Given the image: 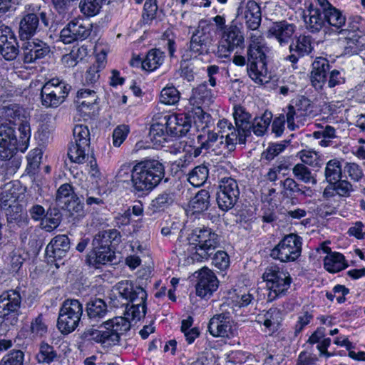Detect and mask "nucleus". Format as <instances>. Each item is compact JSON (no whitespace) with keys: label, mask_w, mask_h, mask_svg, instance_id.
<instances>
[{"label":"nucleus","mask_w":365,"mask_h":365,"mask_svg":"<svg viewBox=\"0 0 365 365\" xmlns=\"http://www.w3.org/2000/svg\"><path fill=\"white\" fill-rule=\"evenodd\" d=\"M165 176V166L158 160L145 159L131 170L132 187L135 193L142 195L153 190Z\"/></svg>","instance_id":"f257e3e1"},{"label":"nucleus","mask_w":365,"mask_h":365,"mask_svg":"<svg viewBox=\"0 0 365 365\" xmlns=\"http://www.w3.org/2000/svg\"><path fill=\"white\" fill-rule=\"evenodd\" d=\"M219 245V236L212 229L196 227L187 237V248L183 252L193 261L202 262L207 260Z\"/></svg>","instance_id":"f03ea898"},{"label":"nucleus","mask_w":365,"mask_h":365,"mask_svg":"<svg viewBox=\"0 0 365 365\" xmlns=\"http://www.w3.org/2000/svg\"><path fill=\"white\" fill-rule=\"evenodd\" d=\"M16 135V128L4 124L0 125V159H9L19 150L24 152L28 148L31 138V128L28 123H21Z\"/></svg>","instance_id":"7ed1b4c3"},{"label":"nucleus","mask_w":365,"mask_h":365,"mask_svg":"<svg viewBox=\"0 0 365 365\" xmlns=\"http://www.w3.org/2000/svg\"><path fill=\"white\" fill-rule=\"evenodd\" d=\"M197 144L190 145V149L187 150L190 155L195 158L200 155L203 150L212 151L216 155H225L235 149L237 135L227 133L226 138H224V135H220L214 130H208L205 134L197 135Z\"/></svg>","instance_id":"20e7f679"},{"label":"nucleus","mask_w":365,"mask_h":365,"mask_svg":"<svg viewBox=\"0 0 365 365\" xmlns=\"http://www.w3.org/2000/svg\"><path fill=\"white\" fill-rule=\"evenodd\" d=\"M27 11L19 23V35L22 41L31 39L51 24L49 14L41 10V6L29 5Z\"/></svg>","instance_id":"39448f33"},{"label":"nucleus","mask_w":365,"mask_h":365,"mask_svg":"<svg viewBox=\"0 0 365 365\" xmlns=\"http://www.w3.org/2000/svg\"><path fill=\"white\" fill-rule=\"evenodd\" d=\"M101 328L91 331L89 334L91 339L108 347L119 342L120 335L130 330V322L125 317H117L106 321Z\"/></svg>","instance_id":"423d86ee"},{"label":"nucleus","mask_w":365,"mask_h":365,"mask_svg":"<svg viewBox=\"0 0 365 365\" xmlns=\"http://www.w3.org/2000/svg\"><path fill=\"white\" fill-rule=\"evenodd\" d=\"M262 279L269 291L267 296L269 301L285 296L292 282L289 273L275 264H271L265 269Z\"/></svg>","instance_id":"0eeeda50"},{"label":"nucleus","mask_w":365,"mask_h":365,"mask_svg":"<svg viewBox=\"0 0 365 365\" xmlns=\"http://www.w3.org/2000/svg\"><path fill=\"white\" fill-rule=\"evenodd\" d=\"M82 314L83 306L78 300H65L58 313V329L64 335L73 332L78 327Z\"/></svg>","instance_id":"6e6552de"},{"label":"nucleus","mask_w":365,"mask_h":365,"mask_svg":"<svg viewBox=\"0 0 365 365\" xmlns=\"http://www.w3.org/2000/svg\"><path fill=\"white\" fill-rule=\"evenodd\" d=\"M245 47V36L241 25L232 21L225 27L217 46L216 56L220 58H229L232 51Z\"/></svg>","instance_id":"1a4fd4ad"},{"label":"nucleus","mask_w":365,"mask_h":365,"mask_svg":"<svg viewBox=\"0 0 365 365\" xmlns=\"http://www.w3.org/2000/svg\"><path fill=\"white\" fill-rule=\"evenodd\" d=\"M265 46H248L247 51L249 76L256 83H262V77L267 74Z\"/></svg>","instance_id":"9d476101"},{"label":"nucleus","mask_w":365,"mask_h":365,"mask_svg":"<svg viewBox=\"0 0 365 365\" xmlns=\"http://www.w3.org/2000/svg\"><path fill=\"white\" fill-rule=\"evenodd\" d=\"M301 252V237L295 234H289L271 250L270 256L282 262H293L300 256Z\"/></svg>","instance_id":"9b49d317"},{"label":"nucleus","mask_w":365,"mask_h":365,"mask_svg":"<svg viewBox=\"0 0 365 365\" xmlns=\"http://www.w3.org/2000/svg\"><path fill=\"white\" fill-rule=\"evenodd\" d=\"M240 189L234 178H223L220 180L216 200L219 208L222 211L232 209L238 200Z\"/></svg>","instance_id":"f8f14e48"},{"label":"nucleus","mask_w":365,"mask_h":365,"mask_svg":"<svg viewBox=\"0 0 365 365\" xmlns=\"http://www.w3.org/2000/svg\"><path fill=\"white\" fill-rule=\"evenodd\" d=\"M92 31V24L87 20L75 19L70 21L60 33V39L65 44L87 38Z\"/></svg>","instance_id":"ddd939ff"},{"label":"nucleus","mask_w":365,"mask_h":365,"mask_svg":"<svg viewBox=\"0 0 365 365\" xmlns=\"http://www.w3.org/2000/svg\"><path fill=\"white\" fill-rule=\"evenodd\" d=\"M16 37L11 29L4 24L0 26V54L6 61L16 58L19 49Z\"/></svg>","instance_id":"4468645a"},{"label":"nucleus","mask_w":365,"mask_h":365,"mask_svg":"<svg viewBox=\"0 0 365 365\" xmlns=\"http://www.w3.org/2000/svg\"><path fill=\"white\" fill-rule=\"evenodd\" d=\"M290 54L285 59L290 61L294 66L301 58L309 55L314 50L312 36L301 34L289 46Z\"/></svg>","instance_id":"2eb2a0df"},{"label":"nucleus","mask_w":365,"mask_h":365,"mask_svg":"<svg viewBox=\"0 0 365 365\" xmlns=\"http://www.w3.org/2000/svg\"><path fill=\"white\" fill-rule=\"evenodd\" d=\"M163 121L172 137L185 136L191 128V118L184 113L166 114Z\"/></svg>","instance_id":"dca6fc26"},{"label":"nucleus","mask_w":365,"mask_h":365,"mask_svg":"<svg viewBox=\"0 0 365 365\" xmlns=\"http://www.w3.org/2000/svg\"><path fill=\"white\" fill-rule=\"evenodd\" d=\"M22 49L24 51V62L26 63H36L38 60L44 58L51 52L48 43L38 38L27 41L23 45Z\"/></svg>","instance_id":"f3484780"},{"label":"nucleus","mask_w":365,"mask_h":365,"mask_svg":"<svg viewBox=\"0 0 365 365\" xmlns=\"http://www.w3.org/2000/svg\"><path fill=\"white\" fill-rule=\"evenodd\" d=\"M219 281L215 274L208 269H202L198 275L195 286L196 294L201 298H210L217 289Z\"/></svg>","instance_id":"a211bd4d"},{"label":"nucleus","mask_w":365,"mask_h":365,"mask_svg":"<svg viewBox=\"0 0 365 365\" xmlns=\"http://www.w3.org/2000/svg\"><path fill=\"white\" fill-rule=\"evenodd\" d=\"M296 26L287 21L273 22L269 27L267 36L274 38L280 46L287 45L292 39Z\"/></svg>","instance_id":"6ab92c4d"},{"label":"nucleus","mask_w":365,"mask_h":365,"mask_svg":"<svg viewBox=\"0 0 365 365\" xmlns=\"http://www.w3.org/2000/svg\"><path fill=\"white\" fill-rule=\"evenodd\" d=\"M312 108L313 106L311 101L303 96L297 99L294 106L292 105L288 106L286 113L288 128L294 130L297 127L294 123L295 119L301 116L310 115L313 111Z\"/></svg>","instance_id":"aec40b11"},{"label":"nucleus","mask_w":365,"mask_h":365,"mask_svg":"<svg viewBox=\"0 0 365 365\" xmlns=\"http://www.w3.org/2000/svg\"><path fill=\"white\" fill-rule=\"evenodd\" d=\"M232 113L237 133H239L240 143L244 144L245 138L251 133L252 128V115L246 110V109L240 106H234Z\"/></svg>","instance_id":"412c9836"},{"label":"nucleus","mask_w":365,"mask_h":365,"mask_svg":"<svg viewBox=\"0 0 365 365\" xmlns=\"http://www.w3.org/2000/svg\"><path fill=\"white\" fill-rule=\"evenodd\" d=\"M115 289L119 297L128 304L138 301L142 302L147 298V293L143 288L141 287H134L133 284L128 280L119 282L115 286Z\"/></svg>","instance_id":"4be33fe9"},{"label":"nucleus","mask_w":365,"mask_h":365,"mask_svg":"<svg viewBox=\"0 0 365 365\" xmlns=\"http://www.w3.org/2000/svg\"><path fill=\"white\" fill-rule=\"evenodd\" d=\"M330 70L329 61L323 57H317L312 64L310 79L312 86L322 90L327 83V73Z\"/></svg>","instance_id":"5701e85b"},{"label":"nucleus","mask_w":365,"mask_h":365,"mask_svg":"<svg viewBox=\"0 0 365 365\" xmlns=\"http://www.w3.org/2000/svg\"><path fill=\"white\" fill-rule=\"evenodd\" d=\"M303 19L306 29L312 34L319 33L326 26L323 11L313 4H309L304 11Z\"/></svg>","instance_id":"b1692460"},{"label":"nucleus","mask_w":365,"mask_h":365,"mask_svg":"<svg viewBox=\"0 0 365 365\" xmlns=\"http://www.w3.org/2000/svg\"><path fill=\"white\" fill-rule=\"evenodd\" d=\"M70 250V240L66 235L54 237L46 248V255L53 260L65 257Z\"/></svg>","instance_id":"393cba45"},{"label":"nucleus","mask_w":365,"mask_h":365,"mask_svg":"<svg viewBox=\"0 0 365 365\" xmlns=\"http://www.w3.org/2000/svg\"><path fill=\"white\" fill-rule=\"evenodd\" d=\"M243 14L245 19V24L248 29L255 31L261 24V9L260 6L255 1H248L244 9L240 6L237 9V15L240 16Z\"/></svg>","instance_id":"a878e982"},{"label":"nucleus","mask_w":365,"mask_h":365,"mask_svg":"<svg viewBox=\"0 0 365 365\" xmlns=\"http://www.w3.org/2000/svg\"><path fill=\"white\" fill-rule=\"evenodd\" d=\"M121 240L120 232L115 229L103 230L96 234L93 240V249L113 250L112 247Z\"/></svg>","instance_id":"bb28decb"},{"label":"nucleus","mask_w":365,"mask_h":365,"mask_svg":"<svg viewBox=\"0 0 365 365\" xmlns=\"http://www.w3.org/2000/svg\"><path fill=\"white\" fill-rule=\"evenodd\" d=\"M231 330L228 314L221 313L214 315L208 324V331L215 337H228Z\"/></svg>","instance_id":"cd10ccee"},{"label":"nucleus","mask_w":365,"mask_h":365,"mask_svg":"<svg viewBox=\"0 0 365 365\" xmlns=\"http://www.w3.org/2000/svg\"><path fill=\"white\" fill-rule=\"evenodd\" d=\"M24 116V109L19 104L6 103L0 106V125L16 126V123Z\"/></svg>","instance_id":"c85d7f7f"},{"label":"nucleus","mask_w":365,"mask_h":365,"mask_svg":"<svg viewBox=\"0 0 365 365\" xmlns=\"http://www.w3.org/2000/svg\"><path fill=\"white\" fill-rule=\"evenodd\" d=\"M86 312L90 322L97 323L105 318L108 310V306L103 299L93 298L87 302Z\"/></svg>","instance_id":"c756f323"},{"label":"nucleus","mask_w":365,"mask_h":365,"mask_svg":"<svg viewBox=\"0 0 365 365\" xmlns=\"http://www.w3.org/2000/svg\"><path fill=\"white\" fill-rule=\"evenodd\" d=\"M21 297L19 292L9 290L0 295V315H5L8 312H15L19 311Z\"/></svg>","instance_id":"7c9ffc66"},{"label":"nucleus","mask_w":365,"mask_h":365,"mask_svg":"<svg viewBox=\"0 0 365 365\" xmlns=\"http://www.w3.org/2000/svg\"><path fill=\"white\" fill-rule=\"evenodd\" d=\"M323 14L325 16L326 24L327 23L333 27L338 34H342L348 31V29H342L345 26L346 19L340 10L332 6L326 9Z\"/></svg>","instance_id":"2f4dec72"},{"label":"nucleus","mask_w":365,"mask_h":365,"mask_svg":"<svg viewBox=\"0 0 365 365\" xmlns=\"http://www.w3.org/2000/svg\"><path fill=\"white\" fill-rule=\"evenodd\" d=\"M61 358V354L53 346L45 341H42L39 344L38 352L36 356L38 363L49 365L58 362Z\"/></svg>","instance_id":"473e14b6"},{"label":"nucleus","mask_w":365,"mask_h":365,"mask_svg":"<svg viewBox=\"0 0 365 365\" xmlns=\"http://www.w3.org/2000/svg\"><path fill=\"white\" fill-rule=\"evenodd\" d=\"M115 255L113 250L93 249L88 256L87 262L90 265L98 268L100 265L115 263Z\"/></svg>","instance_id":"72a5a7b5"},{"label":"nucleus","mask_w":365,"mask_h":365,"mask_svg":"<svg viewBox=\"0 0 365 365\" xmlns=\"http://www.w3.org/2000/svg\"><path fill=\"white\" fill-rule=\"evenodd\" d=\"M170 136V131L165 128V122L163 121V116L160 122L153 124L149 132V138L155 146H164L168 142V138Z\"/></svg>","instance_id":"f704fd0d"},{"label":"nucleus","mask_w":365,"mask_h":365,"mask_svg":"<svg viewBox=\"0 0 365 365\" xmlns=\"http://www.w3.org/2000/svg\"><path fill=\"white\" fill-rule=\"evenodd\" d=\"M190 40L211 48L213 43V36L210 26L205 21H200L195 31L192 34Z\"/></svg>","instance_id":"c9c22d12"},{"label":"nucleus","mask_w":365,"mask_h":365,"mask_svg":"<svg viewBox=\"0 0 365 365\" xmlns=\"http://www.w3.org/2000/svg\"><path fill=\"white\" fill-rule=\"evenodd\" d=\"M281 185L287 195L291 197H297L300 195L310 196L312 190L310 187L297 183L295 180L287 178L280 182Z\"/></svg>","instance_id":"e433bc0d"},{"label":"nucleus","mask_w":365,"mask_h":365,"mask_svg":"<svg viewBox=\"0 0 365 365\" xmlns=\"http://www.w3.org/2000/svg\"><path fill=\"white\" fill-rule=\"evenodd\" d=\"M2 210H5L8 223H16L19 227L29 225V220L22 216V206L19 203L9 204Z\"/></svg>","instance_id":"4c0bfd02"},{"label":"nucleus","mask_w":365,"mask_h":365,"mask_svg":"<svg viewBox=\"0 0 365 365\" xmlns=\"http://www.w3.org/2000/svg\"><path fill=\"white\" fill-rule=\"evenodd\" d=\"M61 222V214L57 208H49L46 210V215L39 223V228L51 232L56 229Z\"/></svg>","instance_id":"58836bf2"},{"label":"nucleus","mask_w":365,"mask_h":365,"mask_svg":"<svg viewBox=\"0 0 365 365\" xmlns=\"http://www.w3.org/2000/svg\"><path fill=\"white\" fill-rule=\"evenodd\" d=\"M324 266L329 272L335 273L344 269L348 265L342 254L333 252L324 258Z\"/></svg>","instance_id":"ea45409f"},{"label":"nucleus","mask_w":365,"mask_h":365,"mask_svg":"<svg viewBox=\"0 0 365 365\" xmlns=\"http://www.w3.org/2000/svg\"><path fill=\"white\" fill-rule=\"evenodd\" d=\"M165 53L158 48H153L148 51L143 59V69L153 71L158 68L164 61Z\"/></svg>","instance_id":"a19ab883"},{"label":"nucleus","mask_w":365,"mask_h":365,"mask_svg":"<svg viewBox=\"0 0 365 365\" xmlns=\"http://www.w3.org/2000/svg\"><path fill=\"white\" fill-rule=\"evenodd\" d=\"M209 206L210 193L206 190H200L189 202V207L194 213L205 211L208 209Z\"/></svg>","instance_id":"79ce46f5"},{"label":"nucleus","mask_w":365,"mask_h":365,"mask_svg":"<svg viewBox=\"0 0 365 365\" xmlns=\"http://www.w3.org/2000/svg\"><path fill=\"white\" fill-rule=\"evenodd\" d=\"M324 178L327 182L331 184L342 178V168L339 160L331 159L327 163Z\"/></svg>","instance_id":"37998d69"},{"label":"nucleus","mask_w":365,"mask_h":365,"mask_svg":"<svg viewBox=\"0 0 365 365\" xmlns=\"http://www.w3.org/2000/svg\"><path fill=\"white\" fill-rule=\"evenodd\" d=\"M44 85L46 86L47 88L60 99L63 98V102L71 88L69 84L58 78H53L45 83Z\"/></svg>","instance_id":"c03bdc74"},{"label":"nucleus","mask_w":365,"mask_h":365,"mask_svg":"<svg viewBox=\"0 0 365 365\" xmlns=\"http://www.w3.org/2000/svg\"><path fill=\"white\" fill-rule=\"evenodd\" d=\"M90 146L83 147L81 143H72L68 148V156L69 159L76 163H83L86 158H88Z\"/></svg>","instance_id":"a18cd8bd"},{"label":"nucleus","mask_w":365,"mask_h":365,"mask_svg":"<svg viewBox=\"0 0 365 365\" xmlns=\"http://www.w3.org/2000/svg\"><path fill=\"white\" fill-rule=\"evenodd\" d=\"M78 108L81 110L89 108L95 105L98 100L96 92L93 89L82 88L77 93Z\"/></svg>","instance_id":"49530a36"},{"label":"nucleus","mask_w":365,"mask_h":365,"mask_svg":"<svg viewBox=\"0 0 365 365\" xmlns=\"http://www.w3.org/2000/svg\"><path fill=\"white\" fill-rule=\"evenodd\" d=\"M208 168L205 165H200L193 168L188 175V181L195 187H200L208 178Z\"/></svg>","instance_id":"de8ad7c7"},{"label":"nucleus","mask_w":365,"mask_h":365,"mask_svg":"<svg viewBox=\"0 0 365 365\" xmlns=\"http://www.w3.org/2000/svg\"><path fill=\"white\" fill-rule=\"evenodd\" d=\"M320 130L314 131L313 136L316 139H321L319 144L322 146L327 147L331 145L332 140L337 138L336 129L331 125L321 126Z\"/></svg>","instance_id":"09e8293b"},{"label":"nucleus","mask_w":365,"mask_h":365,"mask_svg":"<svg viewBox=\"0 0 365 365\" xmlns=\"http://www.w3.org/2000/svg\"><path fill=\"white\" fill-rule=\"evenodd\" d=\"M106 0H81L79 4L81 11L86 16L97 15Z\"/></svg>","instance_id":"8fccbe9b"},{"label":"nucleus","mask_w":365,"mask_h":365,"mask_svg":"<svg viewBox=\"0 0 365 365\" xmlns=\"http://www.w3.org/2000/svg\"><path fill=\"white\" fill-rule=\"evenodd\" d=\"M292 173L295 178L304 183H317V180L312 175L310 169L302 163L296 164L292 168Z\"/></svg>","instance_id":"3c124183"},{"label":"nucleus","mask_w":365,"mask_h":365,"mask_svg":"<svg viewBox=\"0 0 365 365\" xmlns=\"http://www.w3.org/2000/svg\"><path fill=\"white\" fill-rule=\"evenodd\" d=\"M41 104L46 108H57L63 103V98H59L46 86L43 85L41 90Z\"/></svg>","instance_id":"603ef678"},{"label":"nucleus","mask_w":365,"mask_h":365,"mask_svg":"<svg viewBox=\"0 0 365 365\" xmlns=\"http://www.w3.org/2000/svg\"><path fill=\"white\" fill-rule=\"evenodd\" d=\"M192 95L195 98L202 101V102H206L207 103H210L215 98V94L213 93L212 91L207 88L206 81L202 83L198 86L193 88Z\"/></svg>","instance_id":"864d4df0"},{"label":"nucleus","mask_w":365,"mask_h":365,"mask_svg":"<svg viewBox=\"0 0 365 365\" xmlns=\"http://www.w3.org/2000/svg\"><path fill=\"white\" fill-rule=\"evenodd\" d=\"M24 353L19 349H13L0 361V365H24Z\"/></svg>","instance_id":"5fc2aeb1"},{"label":"nucleus","mask_w":365,"mask_h":365,"mask_svg":"<svg viewBox=\"0 0 365 365\" xmlns=\"http://www.w3.org/2000/svg\"><path fill=\"white\" fill-rule=\"evenodd\" d=\"M180 100V92L174 86L164 88L160 93V101L166 105H175Z\"/></svg>","instance_id":"6e6d98bb"},{"label":"nucleus","mask_w":365,"mask_h":365,"mask_svg":"<svg viewBox=\"0 0 365 365\" xmlns=\"http://www.w3.org/2000/svg\"><path fill=\"white\" fill-rule=\"evenodd\" d=\"M75 143H81L83 147L90 146V132L88 126L76 125L73 130Z\"/></svg>","instance_id":"4d7b16f0"},{"label":"nucleus","mask_w":365,"mask_h":365,"mask_svg":"<svg viewBox=\"0 0 365 365\" xmlns=\"http://www.w3.org/2000/svg\"><path fill=\"white\" fill-rule=\"evenodd\" d=\"M280 312L277 309H270L264 314V325L266 328L274 332L279 326Z\"/></svg>","instance_id":"13d9d810"},{"label":"nucleus","mask_w":365,"mask_h":365,"mask_svg":"<svg viewBox=\"0 0 365 365\" xmlns=\"http://www.w3.org/2000/svg\"><path fill=\"white\" fill-rule=\"evenodd\" d=\"M174 201L173 194L171 192H164L157 197H155L151 202L152 207L155 211L164 210L165 207L172 205Z\"/></svg>","instance_id":"bf43d9fd"},{"label":"nucleus","mask_w":365,"mask_h":365,"mask_svg":"<svg viewBox=\"0 0 365 365\" xmlns=\"http://www.w3.org/2000/svg\"><path fill=\"white\" fill-rule=\"evenodd\" d=\"M74 195L73 187L70 184H63L57 190L56 202L59 207H61L71 198V196H73Z\"/></svg>","instance_id":"052dcab7"},{"label":"nucleus","mask_w":365,"mask_h":365,"mask_svg":"<svg viewBox=\"0 0 365 365\" xmlns=\"http://www.w3.org/2000/svg\"><path fill=\"white\" fill-rule=\"evenodd\" d=\"M298 155L304 165L307 164L313 168H319L321 165L319 156L314 151L302 150Z\"/></svg>","instance_id":"680f3d73"},{"label":"nucleus","mask_w":365,"mask_h":365,"mask_svg":"<svg viewBox=\"0 0 365 365\" xmlns=\"http://www.w3.org/2000/svg\"><path fill=\"white\" fill-rule=\"evenodd\" d=\"M332 184L334 185L336 195L341 197H349L354 191L353 185L347 180H337Z\"/></svg>","instance_id":"e2e57ef3"},{"label":"nucleus","mask_w":365,"mask_h":365,"mask_svg":"<svg viewBox=\"0 0 365 365\" xmlns=\"http://www.w3.org/2000/svg\"><path fill=\"white\" fill-rule=\"evenodd\" d=\"M61 207L67 210L71 215H74L75 213L80 215L83 212V203L80 200L79 197L76 195H74L73 196H71V198Z\"/></svg>","instance_id":"0e129e2a"},{"label":"nucleus","mask_w":365,"mask_h":365,"mask_svg":"<svg viewBox=\"0 0 365 365\" xmlns=\"http://www.w3.org/2000/svg\"><path fill=\"white\" fill-rule=\"evenodd\" d=\"M100 71L96 68L95 66H91L85 73L82 83L83 86H91L94 88L98 83L100 78Z\"/></svg>","instance_id":"69168bd1"},{"label":"nucleus","mask_w":365,"mask_h":365,"mask_svg":"<svg viewBox=\"0 0 365 365\" xmlns=\"http://www.w3.org/2000/svg\"><path fill=\"white\" fill-rule=\"evenodd\" d=\"M132 304L130 308L126 309V312L128 316H131L133 319H140L142 317L145 315L146 307L145 300L140 302H130Z\"/></svg>","instance_id":"338daca9"},{"label":"nucleus","mask_w":365,"mask_h":365,"mask_svg":"<svg viewBox=\"0 0 365 365\" xmlns=\"http://www.w3.org/2000/svg\"><path fill=\"white\" fill-rule=\"evenodd\" d=\"M328 87L330 88L342 85L346 82L344 70L334 69L329 72V79H327Z\"/></svg>","instance_id":"774afa93"}]
</instances>
